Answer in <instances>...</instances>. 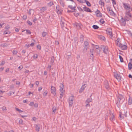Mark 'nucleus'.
<instances>
[{"instance_id":"f257e3e1","label":"nucleus","mask_w":132,"mask_h":132,"mask_svg":"<svg viewBox=\"0 0 132 132\" xmlns=\"http://www.w3.org/2000/svg\"><path fill=\"white\" fill-rule=\"evenodd\" d=\"M117 98L118 100L116 104H121L123 101V96L121 94H119Z\"/></svg>"},{"instance_id":"f03ea898","label":"nucleus","mask_w":132,"mask_h":132,"mask_svg":"<svg viewBox=\"0 0 132 132\" xmlns=\"http://www.w3.org/2000/svg\"><path fill=\"white\" fill-rule=\"evenodd\" d=\"M130 11H126L125 12V15L124 17L126 19L127 21H129L132 18L131 14L130 12Z\"/></svg>"},{"instance_id":"7ed1b4c3","label":"nucleus","mask_w":132,"mask_h":132,"mask_svg":"<svg viewBox=\"0 0 132 132\" xmlns=\"http://www.w3.org/2000/svg\"><path fill=\"white\" fill-rule=\"evenodd\" d=\"M123 4L124 8L126 10V11H131V8L130 6L127 3H124Z\"/></svg>"},{"instance_id":"20e7f679","label":"nucleus","mask_w":132,"mask_h":132,"mask_svg":"<svg viewBox=\"0 0 132 132\" xmlns=\"http://www.w3.org/2000/svg\"><path fill=\"white\" fill-rule=\"evenodd\" d=\"M65 20L63 18L61 17L60 23L62 28L65 30V29H67L65 26Z\"/></svg>"},{"instance_id":"39448f33","label":"nucleus","mask_w":132,"mask_h":132,"mask_svg":"<svg viewBox=\"0 0 132 132\" xmlns=\"http://www.w3.org/2000/svg\"><path fill=\"white\" fill-rule=\"evenodd\" d=\"M114 76L118 81H120L121 77L120 74L115 73L114 74Z\"/></svg>"},{"instance_id":"423d86ee","label":"nucleus","mask_w":132,"mask_h":132,"mask_svg":"<svg viewBox=\"0 0 132 132\" xmlns=\"http://www.w3.org/2000/svg\"><path fill=\"white\" fill-rule=\"evenodd\" d=\"M51 92L54 96H55L56 95V90L55 87H54L52 86L51 87Z\"/></svg>"},{"instance_id":"0eeeda50","label":"nucleus","mask_w":132,"mask_h":132,"mask_svg":"<svg viewBox=\"0 0 132 132\" xmlns=\"http://www.w3.org/2000/svg\"><path fill=\"white\" fill-rule=\"evenodd\" d=\"M104 85L106 89L109 90L110 89V87L107 81H105Z\"/></svg>"},{"instance_id":"6e6552de","label":"nucleus","mask_w":132,"mask_h":132,"mask_svg":"<svg viewBox=\"0 0 132 132\" xmlns=\"http://www.w3.org/2000/svg\"><path fill=\"white\" fill-rule=\"evenodd\" d=\"M102 49H103V52L106 54L108 52V47L106 46H101Z\"/></svg>"},{"instance_id":"1a4fd4ad","label":"nucleus","mask_w":132,"mask_h":132,"mask_svg":"<svg viewBox=\"0 0 132 132\" xmlns=\"http://www.w3.org/2000/svg\"><path fill=\"white\" fill-rule=\"evenodd\" d=\"M95 13L97 17H101L102 16V14L101 13L100 11L98 9H97L95 11Z\"/></svg>"},{"instance_id":"9d476101","label":"nucleus","mask_w":132,"mask_h":132,"mask_svg":"<svg viewBox=\"0 0 132 132\" xmlns=\"http://www.w3.org/2000/svg\"><path fill=\"white\" fill-rule=\"evenodd\" d=\"M119 47H120L122 50H123L127 49V46L124 45H123L122 44H121Z\"/></svg>"},{"instance_id":"9b49d317","label":"nucleus","mask_w":132,"mask_h":132,"mask_svg":"<svg viewBox=\"0 0 132 132\" xmlns=\"http://www.w3.org/2000/svg\"><path fill=\"white\" fill-rule=\"evenodd\" d=\"M107 11L110 13V15H113L115 14V13L112 10L110 9L109 8L107 7Z\"/></svg>"},{"instance_id":"f8f14e48","label":"nucleus","mask_w":132,"mask_h":132,"mask_svg":"<svg viewBox=\"0 0 132 132\" xmlns=\"http://www.w3.org/2000/svg\"><path fill=\"white\" fill-rule=\"evenodd\" d=\"M60 92H64V87L63 85L62 84H61L60 86Z\"/></svg>"},{"instance_id":"ddd939ff","label":"nucleus","mask_w":132,"mask_h":132,"mask_svg":"<svg viewBox=\"0 0 132 132\" xmlns=\"http://www.w3.org/2000/svg\"><path fill=\"white\" fill-rule=\"evenodd\" d=\"M106 31L107 34L109 35L112 36V30L110 28H108L106 30Z\"/></svg>"},{"instance_id":"4468645a","label":"nucleus","mask_w":132,"mask_h":132,"mask_svg":"<svg viewBox=\"0 0 132 132\" xmlns=\"http://www.w3.org/2000/svg\"><path fill=\"white\" fill-rule=\"evenodd\" d=\"M126 21H127L126 19L125 18V17L124 18H122L121 19V23H122V24L124 26H125Z\"/></svg>"},{"instance_id":"2eb2a0df","label":"nucleus","mask_w":132,"mask_h":132,"mask_svg":"<svg viewBox=\"0 0 132 132\" xmlns=\"http://www.w3.org/2000/svg\"><path fill=\"white\" fill-rule=\"evenodd\" d=\"M116 45L118 47L121 44L120 43V39L119 38H118L116 40Z\"/></svg>"},{"instance_id":"dca6fc26","label":"nucleus","mask_w":132,"mask_h":132,"mask_svg":"<svg viewBox=\"0 0 132 132\" xmlns=\"http://www.w3.org/2000/svg\"><path fill=\"white\" fill-rule=\"evenodd\" d=\"M84 11L87 12H92V11L88 7H87L86 6H84L83 7Z\"/></svg>"},{"instance_id":"f3484780","label":"nucleus","mask_w":132,"mask_h":132,"mask_svg":"<svg viewBox=\"0 0 132 132\" xmlns=\"http://www.w3.org/2000/svg\"><path fill=\"white\" fill-rule=\"evenodd\" d=\"M74 26L76 27L78 29H79L81 28V24L80 23H74Z\"/></svg>"},{"instance_id":"a211bd4d","label":"nucleus","mask_w":132,"mask_h":132,"mask_svg":"<svg viewBox=\"0 0 132 132\" xmlns=\"http://www.w3.org/2000/svg\"><path fill=\"white\" fill-rule=\"evenodd\" d=\"M35 129L37 132H39L40 128V125H36L35 126Z\"/></svg>"},{"instance_id":"6ab92c4d","label":"nucleus","mask_w":132,"mask_h":132,"mask_svg":"<svg viewBox=\"0 0 132 132\" xmlns=\"http://www.w3.org/2000/svg\"><path fill=\"white\" fill-rule=\"evenodd\" d=\"M111 115V117L110 118V120L113 121L114 120V116L113 114H110Z\"/></svg>"},{"instance_id":"aec40b11","label":"nucleus","mask_w":132,"mask_h":132,"mask_svg":"<svg viewBox=\"0 0 132 132\" xmlns=\"http://www.w3.org/2000/svg\"><path fill=\"white\" fill-rule=\"evenodd\" d=\"M68 7L69 8L73 10V11H75V8H76V6H74V7L72 6V5H69L68 6Z\"/></svg>"},{"instance_id":"412c9836","label":"nucleus","mask_w":132,"mask_h":132,"mask_svg":"<svg viewBox=\"0 0 132 132\" xmlns=\"http://www.w3.org/2000/svg\"><path fill=\"white\" fill-rule=\"evenodd\" d=\"M128 68L129 70H130L132 68V64L130 62H129L128 63Z\"/></svg>"},{"instance_id":"4be33fe9","label":"nucleus","mask_w":132,"mask_h":132,"mask_svg":"<svg viewBox=\"0 0 132 132\" xmlns=\"http://www.w3.org/2000/svg\"><path fill=\"white\" fill-rule=\"evenodd\" d=\"M74 99L73 98V96H71L69 98V101L71 102H73V101L74 100Z\"/></svg>"},{"instance_id":"5701e85b","label":"nucleus","mask_w":132,"mask_h":132,"mask_svg":"<svg viewBox=\"0 0 132 132\" xmlns=\"http://www.w3.org/2000/svg\"><path fill=\"white\" fill-rule=\"evenodd\" d=\"M46 10V7H43L41 8L40 10L42 12H43L45 11Z\"/></svg>"},{"instance_id":"b1692460","label":"nucleus","mask_w":132,"mask_h":132,"mask_svg":"<svg viewBox=\"0 0 132 132\" xmlns=\"http://www.w3.org/2000/svg\"><path fill=\"white\" fill-rule=\"evenodd\" d=\"M94 51L93 50H90V54L91 55L90 56L91 57H92L93 58L94 57V56H93V52Z\"/></svg>"},{"instance_id":"393cba45","label":"nucleus","mask_w":132,"mask_h":132,"mask_svg":"<svg viewBox=\"0 0 132 132\" xmlns=\"http://www.w3.org/2000/svg\"><path fill=\"white\" fill-rule=\"evenodd\" d=\"M92 101V98H88L86 101V103H89Z\"/></svg>"},{"instance_id":"a878e982","label":"nucleus","mask_w":132,"mask_h":132,"mask_svg":"<svg viewBox=\"0 0 132 132\" xmlns=\"http://www.w3.org/2000/svg\"><path fill=\"white\" fill-rule=\"evenodd\" d=\"M92 27L93 28L95 29H97L99 28L98 26L95 25H93Z\"/></svg>"},{"instance_id":"bb28decb","label":"nucleus","mask_w":132,"mask_h":132,"mask_svg":"<svg viewBox=\"0 0 132 132\" xmlns=\"http://www.w3.org/2000/svg\"><path fill=\"white\" fill-rule=\"evenodd\" d=\"M47 34V33L44 31L43 32L42 34V36L43 37H44L46 36Z\"/></svg>"},{"instance_id":"cd10ccee","label":"nucleus","mask_w":132,"mask_h":132,"mask_svg":"<svg viewBox=\"0 0 132 132\" xmlns=\"http://www.w3.org/2000/svg\"><path fill=\"white\" fill-rule=\"evenodd\" d=\"M60 3L61 5L63 7H64V2L62 0L60 1Z\"/></svg>"},{"instance_id":"c85d7f7f","label":"nucleus","mask_w":132,"mask_h":132,"mask_svg":"<svg viewBox=\"0 0 132 132\" xmlns=\"http://www.w3.org/2000/svg\"><path fill=\"white\" fill-rule=\"evenodd\" d=\"M85 2L86 3V4L88 6H91V4L88 1L86 0H85Z\"/></svg>"},{"instance_id":"c756f323","label":"nucleus","mask_w":132,"mask_h":132,"mask_svg":"<svg viewBox=\"0 0 132 132\" xmlns=\"http://www.w3.org/2000/svg\"><path fill=\"white\" fill-rule=\"evenodd\" d=\"M119 57L120 59V62H123V59L122 57L120 55H119Z\"/></svg>"},{"instance_id":"7c9ffc66","label":"nucleus","mask_w":132,"mask_h":132,"mask_svg":"<svg viewBox=\"0 0 132 132\" xmlns=\"http://www.w3.org/2000/svg\"><path fill=\"white\" fill-rule=\"evenodd\" d=\"M84 44L85 47L89 45L88 42L87 41H85L84 42Z\"/></svg>"},{"instance_id":"2f4dec72","label":"nucleus","mask_w":132,"mask_h":132,"mask_svg":"<svg viewBox=\"0 0 132 132\" xmlns=\"http://www.w3.org/2000/svg\"><path fill=\"white\" fill-rule=\"evenodd\" d=\"M99 4H100L101 5H104V2H103L101 0H100L99 2Z\"/></svg>"},{"instance_id":"473e14b6","label":"nucleus","mask_w":132,"mask_h":132,"mask_svg":"<svg viewBox=\"0 0 132 132\" xmlns=\"http://www.w3.org/2000/svg\"><path fill=\"white\" fill-rule=\"evenodd\" d=\"M86 87V85L85 84H84V85H83L81 87V89H82V90H84L85 89V88Z\"/></svg>"},{"instance_id":"72a5a7b5","label":"nucleus","mask_w":132,"mask_h":132,"mask_svg":"<svg viewBox=\"0 0 132 132\" xmlns=\"http://www.w3.org/2000/svg\"><path fill=\"white\" fill-rule=\"evenodd\" d=\"M56 108L55 107H53L52 108V110L53 111V112L54 113L56 112Z\"/></svg>"},{"instance_id":"f704fd0d","label":"nucleus","mask_w":132,"mask_h":132,"mask_svg":"<svg viewBox=\"0 0 132 132\" xmlns=\"http://www.w3.org/2000/svg\"><path fill=\"white\" fill-rule=\"evenodd\" d=\"M100 22L102 24H103L105 22V21L104 19L102 18L100 20Z\"/></svg>"},{"instance_id":"c9c22d12","label":"nucleus","mask_w":132,"mask_h":132,"mask_svg":"<svg viewBox=\"0 0 132 132\" xmlns=\"http://www.w3.org/2000/svg\"><path fill=\"white\" fill-rule=\"evenodd\" d=\"M53 4V3L52 2H50L48 4V6H51Z\"/></svg>"},{"instance_id":"e433bc0d","label":"nucleus","mask_w":132,"mask_h":132,"mask_svg":"<svg viewBox=\"0 0 132 132\" xmlns=\"http://www.w3.org/2000/svg\"><path fill=\"white\" fill-rule=\"evenodd\" d=\"M69 107H71L73 104V102H71L70 101H69Z\"/></svg>"},{"instance_id":"4c0bfd02","label":"nucleus","mask_w":132,"mask_h":132,"mask_svg":"<svg viewBox=\"0 0 132 132\" xmlns=\"http://www.w3.org/2000/svg\"><path fill=\"white\" fill-rule=\"evenodd\" d=\"M15 109L17 111H18L19 113H21L23 112V111L19 109L18 108H15Z\"/></svg>"},{"instance_id":"58836bf2","label":"nucleus","mask_w":132,"mask_h":132,"mask_svg":"<svg viewBox=\"0 0 132 132\" xmlns=\"http://www.w3.org/2000/svg\"><path fill=\"white\" fill-rule=\"evenodd\" d=\"M132 103V101L131 100H130V98L129 99V101L128 104L130 105Z\"/></svg>"},{"instance_id":"ea45409f","label":"nucleus","mask_w":132,"mask_h":132,"mask_svg":"<svg viewBox=\"0 0 132 132\" xmlns=\"http://www.w3.org/2000/svg\"><path fill=\"white\" fill-rule=\"evenodd\" d=\"M99 38H100L101 40H104V39L105 38V37L102 36H100L99 37Z\"/></svg>"},{"instance_id":"a19ab883","label":"nucleus","mask_w":132,"mask_h":132,"mask_svg":"<svg viewBox=\"0 0 132 132\" xmlns=\"http://www.w3.org/2000/svg\"><path fill=\"white\" fill-rule=\"evenodd\" d=\"M99 38H100L101 40H104V39L105 38V37L102 36H100L99 37Z\"/></svg>"},{"instance_id":"79ce46f5","label":"nucleus","mask_w":132,"mask_h":132,"mask_svg":"<svg viewBox=\"0 0 132 132\" xmlns=\"http://www.w3.org/2000/svg\"><path fill=\"white\" fill-rule=\"evenodd\" d=\"M26 33L30 34L31 33L30 31L29 30H26Z\"/></svg>"},{"instance_id":"37998d69","label":"nucleus","mask_w":132,"mask_h":132,"mask_svg":"<svg viewBox=\"0 0 132 132\" xmlns=\"http://www.w3.org/2000/svg\"><path fill=\"white\" fill-rule=\"evenodd\" d=\"M5 63V61H2L1 63L0 64V66L3 65Z\"/></svg>"},{"instance_id":"c03bdc74","label":"nucleus","mask_w":132,"mask_h":132,"mask_svg":"<svg viewBox=\"0 0 132 132\" xmlns=\"http://www.w3.org/2000/svg\"><path fill=\"white\" fill-rule=\"evenodd\" d=\"M13 54L14 55H15L17 53V51L15 50H14L13 51Z\"/></svg>"},{"instance_id":"a18cd8bd","label":"nucleus","mask_w":132,"mask_h":132,"mask_svg":"<svg viewBox=\"0 0 132 132\" xmlns=\"http://www.w3.org/2000/svg\"><path fill=\"white\" fill-rule=\"evenodd\" d=\"M4 34H9L10 33V32L9 31H4Z\"/></svg>"},{"instance_id":"49530a36","label":"nucleus","mask_w":132,"mask_h":132,"mask_svg":"<svg viewBox=\"0 0 132 132\" xmlns=\"http://www.w3.org/2000/svg\"><path fill=\"white\" fill-rule=\"evenodd\" d=\"M27 22L28 23L29 25L30 26H31L32 25V23L31 22H30V21L28 20L27 21Z\"/></svg>"},{"instance_id":"de8ad7c7","label":"nucleus","mask_w":132,"mask_h":132,"mask_svg":"<svg viewBox=\"0 0 132 132\" xmlns=\"http://www.w3.org/2000/svg\"><path fill=\"white\" fill-rule=\"evenodd\" d=\"M27 16L26 15H24L23 16V19L24 20H26L27 19Z\"/></svg>"},{"instance_id":"09e8293b","label":"nucleus","mask_w":132,"mask_h":132,"mask_svg":"<svg viewBox=\"0 0 132 132\" xmlns=\"http://www.w3.org/2000/svg\"><path fill=\"white\" fill-rule=\"evenodd\" d=\"M47 91H46L45 92H44L43 95L44 96H46L47 95Z\"/></svg>"},{"instance_id":"8fccbe9b","label":"nucleus","mask_w":132,"mask_h":132,"mask_svg":"<svg viewBox=\"0 0 132 132\" xmlns=\"http://www.w3.org/2000/svg\"><path fill=\"white\" fill-rule=\"evenodd\" d=\"M2 110L4 111H6V108L4 106H3L2 108Z\"/></svg>"},{"instance_id":"3c124183","label":"nucleus","mask_w":132,"mask_h":132,"mask_svg":"<svg viewBox=\"0 0 132 132\" xmlns=\"http://www.w3.org/2000/svg\"><path fill=\"white\" fill-rule=\"evenodd\" d=\"M38 57V55L37 54H35L34 55V58L35 59H37Z\"/></svg>"},{"instance_id":"603ef678","label":"nucleus","mask_w":132,"mask_h":132,"mask_svg":"<svg viewBox=\"0 0 132 132\" xmlns=\"http://www.w3.org/2000/svg\"><path fill=\"white\" fill-rule=\"evenodd\" d=\"M22 121H23L21 119H20L19 120V123L20 124H21L22 123Z\"/></svg>"},{"instance_id":"864d4df0","label":"nucleus","mask_w":132,"mask_h":132,"mask_svg":"<svg viewBox=\"0 0 132 132\" xmlns=\"http://www.w3.org/2000/svg\"><path fill=\"white\" fill-rule=\"evenodd\" d=\"M26 51L25 50H23L22 51V55H23L24 54L26 53Z\"/></svg>"},{"instance_id":"5fc2aeb1","label":"nucleus","mask_w":132,"mask_h":132,"mask_svg":"<svg viewBox=\"0 0 132 132\" xmlns=\"http://www.w3.org/2000/svg\"><path fill=\"white\" fill-rule=\"evenodd\" d=\"M57 7H56V11H57V13H59L60 14H61V12H60V11L59 10V9H57Z\"/></svg>"},{"instance_id":"6e6d98bb","label":"nucleus","mask_w":132,"mask_h":132,"mask_svg":"<svg viewBox=\"0 0 132 132\" xmlns=\"http://www.w3.org/2000/svg\"><path fill=\"white\" fill-rule=\"evenodd\" d=\"M34 104V103L33 102H31L29 104V105L30 106H32Z\"/></svg>"},{"instance_id":"4d7b16f0","label":"nucleus","mask_w":132,"mask_h":132,"mask_svg":"<svg viewBox=\"0 0 132 132\" xmlns=\"http://www.w3.org/2000/svg\"><path fill=\"white\" fill-rule=\"evenodd\" d=\"M113 4L115 5L116 4V2L115 0H112Z\"/></svg>"},{"instance_id":"13d9d810","label":"nucleus","mask_w":132,"mask_h":132,"mask_svg":"<svg viewBox=\"0 0 132 132\" xmlns=\"http://www.w3.org/2000/svg\"><path fill=\"white\" fill-rule=\"evenodd\" d=\"M51 61L52 63L54 61V57H52L51 58Z\"/></svg>"},{"instance_id":"bf43d9fd","label":"nucleus","mask_w":132,"mask_h":132,"mask_svg":"<svg viewBox=\"0 0 132 132\" xmlns=\"http://www.w3.org/2000/svg\"><path fill=\"white\" fill-rule=\"evenodd\" d=\"M23 68V67L22 65H21L18 67V69H19L20 70L22 69Z\"/></svg>"},{"instance_id":"052dcab7","label":"nucleus","mask_w":132,"mask_h":132,"mask_svg":"<svg viewBox=\"0 0 132 132\" xmlns=\"http://www.w3.org/2000/svg\"><path fill=\"white\" fill-rule=\"evenodd\" d=\"M77 1L80 3H84L83 2V0H77Z\"/></svg>"},{"instance_id":"680f3d73","label":"nucleus","mask_w":132,"mask_h":132,"mask_svg":"<svg viewBox=\"0 0 132 132\" xmlns=\"http://www.w3.org/2000/svg\"><path fill=\"white\" fill-rule=\"evenodd\" d=\"M34 105V106L35 107L37 108L38 106V105L36 103Z\"/></svg>"},{"instance_id":"e2e57ef3","label":"nucleus","mask_w":132,"mask_h":132,"mask_svg":"<svg viewBox=\"0 0 132 132\" xmlns=\"http://www.w3.org/2000/svg\"><path fill=\"white\" fill-rule=\"evenodd\" d=\"M4 67H2L0 68V71H2L4 69Z\"/></svg>"},{"instance_id":"0e129e2a","label":"nucleus","mask_w":132,"mask_h":132,"mask_svg":"<svg viewBox=\"0 0 132 132\" xmlns=\"http://www.w3.org/2000/svg\"><path fill=\"white\" fill-rule=\"evenodd\" d=\"M37 48L39 49V50L41 49V46L39 45H37Z\"/></svg>"},{"instance_id":"69168bd1","label":"nucleus","mask_w":132,"mask_h":132,"mask_svg":"<svg viewBox=\"0 0 132 132\" xmlns=\"http://www.w3.org/2000/svg\"><path fill=\"white\" fill-rule=\"evenodd\" d=\"M37 20V18L35 17L34 18V19L33 20V21L34 22H35Z\"/></svg>"},{"instance_id":"338daca9","label":"nucleus","mask_w":132,"mask_h":132,"mask_svg":"<svg viewBox=\"0 0 132 132\" xmlns=\"http://www.w3.org/2000/svg\"><path fill=\"white\" fill-rule=\"evenodd\" d=\"M19 29L16 28L15 29V31L16 32H18L19 31Z\"/></svg>"},{"instance_id":"774afa93","label":"nucleus","mask_w":132,"mask_h":132,"mask_svg":"<svg viewBox=\"0 0 132 132\" xmlns=\"http://www.w3.org/2000/svg\"><path fill=\"white\" fill-rule=\"evenodd\" d=\"M34 43H32L31 44H30L29 45H30V46H34Z\"/></svg>"}]
</instances>
